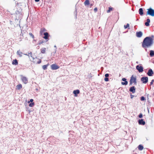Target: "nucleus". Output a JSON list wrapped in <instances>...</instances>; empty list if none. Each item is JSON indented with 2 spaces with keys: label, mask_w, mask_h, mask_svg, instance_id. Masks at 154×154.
I'll return each mask as SVG.
<instances>
[{
  "label": "nucleus",
  "mask_w": 154,
  "mask_h": 154,
  "mask_svg": "<svg viewBox=\"0 0 154 154\" xmlns=\"http://www.w3.org/2000/svg\"><path fill=\"white\" fill-rule=\"evenodd\" d=\"M138 149L139 150H142L143 149V147L142 145H140L138 146Z\"/></svg>",
  "instance_id": "23"
},
{
  "label": "nucleus",
  "mask_w": 154,
  "mask_h": 154,
  "mask_svg": "<svg viewBox=\"0 0 154 154\" xmlns=\"http://www.w3.org/2000/svg\"><path fill=\"white\" fill-rule=\"evenodd\" d=\"M142 33L141 31L137 32L136 33V36L139 38L141 37L142 35Z\"/></svg>",
  "instance_id": "14"
},
{
  "label": "nucleus",
  "mask_w": 154,
  "mask_h": 154,
  "mask_svg": "<svg viewBox=\"0 0 154 154\" xmlns=\"http://www.w3.org/2000/svg\"><path fill=\"white\" fill-rule=\"evenodd\" d=\"M26 55H27L29 56V59L32 61H33L34 60L35 58L32 57V52H30L29 53H26V54H25Z\"/></svg>",
  "instance_id": "9"
},
{
  "label": "nucleus",
  "mask_w": 154,
  "mask_h": 154,
  "mask_svg": "<svg viewBox=\"0 0 154 154\" xmlns=\"http://www.w3.org/2000/svg\"><path fill=\"white\" fill-rule=\"evenodd\" d=\"M109 76V74L108 73L106 74L105 75V76L106 77H107Z\"/></svg>",
  "instance_id": "36"
},
{
  "label": "nucleus",
  "mask_w": 154,
  "mask_h": 154,
  "mask_svg": "<svg viewBox=\"0 0 154 154\" xmlns=\"http://www.w3.org/2000/svg\"><path fill=\"white\" fill-rule=\"evenodd\" d=\"M114 8L112 7H109V9L107 10V13H110L111 11H112L113 10H114Z\"/></svg>",
  "instance_id": "18"
},
{
  "label": "nucleus",
  "mask_w": 154,
  "mask_h": 154,
  "mask_svg": "<svg viewBox=\"0 0 154 154\" xmlns=\"http://www.w3.org/2000/svg\"><path fill=\"white\" fill-rule=\"evenodd\" d=\"M46 31V30L44 28H42L40 29V35L42 36L43 35V34Z\"/></svg>",
  "instance_id": "8"
},
{
  "label": "nucleus",
  "mask_w": 154,
  "mask_h": 154,
  "mask_svg": "<svg viewBox=\"0 0 154 154\" xmlns=\"http://www.w3.org/2000/svg\"><path fill=\"white\" fill-rule=\"evenodd\" d=\"M17 54L18 55H19L20 57H21L22 56V54H23V53H22L20 51H17Z\"/></svg>",
  "instance_id": "24"
},
{
  "label": "nucleus",
  "mask_w": 154,
  "mask_h": 154,
  "mask_svg": "<svg viewBox=\"0 0 154 154\" xmlns=\"http://www.w3.org/2000/svg\"><path fill=\"white\" fill-rule=\"evenodd\" d=\"M122 80L123 81H124L125 82H122L121 83L122 85H127L128 83V82L126 81V79L125 78H123L122 79Z\"/></svg>",
  "instance_id": "13"
},
{
  "label": "nucleus",
  "mask_w": 154,
  "mask_h": 154,
  "mask_svg": "<svg viewBox=\"0 0 154 154\" xmlns=\"http://www.w3.org/2000/svg\"><path fill=\"white\" fill-rule=\"evenodd\" d=\"M41 63V60H40V61H39L38 62V63Z\"/></svg>",
  "instance_id": "39"
},
{
  "label": "nucleus",
  "mask_w": 154,
  "mask_h": 154,
  "mask_svg": "<svg viewBox=\"0 0 154 154\" xmlns=\"http://www.w3.org/2000/svg\"><path fill=\"white\" fill-rule=\"evenodd\" d=\"M33 101V99H31L30 100V101L32 103Z\"/></svg>",
  "instance_id": "38"
},
{
  "label": "nucleus",
  "mask_w": 154,
  "mask_h": 154,
  "mask_svg": "<svg viewBox=\"0 0 154 154\" xmlns=\"http://www.w3.org/2000/svg\"><path fill=\"white\" fill-rule=\"evenodd\" d=\"M29 35L32 38H34V35L32 33L30 32L29 33Z\"/></svg>",
  "instance_id": "29"
},
{
  "label": "nucleus",
  "mask_w": 154,
  "mask_h": 154,
  "mask_svg": "<svg viewBox=\"0 0 154 154\" xmlns=\"http://www.w3.org/2000/svg\"><path fill=\"white\" fill-rule=\"evenodd\" d=\"M12 64L13 65H17L18 64V63L17 62V60L15 59L14 60H13L12 61Z\"/></svg>",
  "instance_id": "16"
},
{
  "label": "nucleus",
  "mask_w": 154,
  "mask_h": 154,
  "mask_svg": "<svg viewBox=\"0 0 154 154\" xmlns=\"http://www.w3.org/2000/svg\"><path fill=\"white\" fill-rule=\"evenodd\" d=\"M30 101H28V103H30Z\"/></svg>",
  "instance_id": "42"
},
{
  "label": "nucleus",
  "mask_w": 154,
  "mask_h": 154,
  "mask_svg": "<svg viewBox=\"0 0 154 154\" xmlns=\"http://www.w3.org/2000/svg\"><path fill=\"white\" fill-rule=\"evenodd\" d=\"M21 79L22 82L24 84H26L28 82V80L26 77L23 76H21Z\"/></svg>",
  "instance_id": "7"
},
{
  "label": "nucleus",
  "mask_w": 154,
  "mask_h": 154,
  "mask_svg": "<svg viewBox=\"0 0 154 154\" xmlns=\"http://www.w3.org/2000/svg\"><path fill=\"white\" fill-rule=\"evenodd\" d=\"M141 81L143 84H146L148 82V77H143L141 78Z\"/></svg>",
  "instance_id": "4"
},
{
  "label": "nucleus",
  "mask_w": 154,
  "mask_h": 154,
  "mask_svg": "<svg viewBox=\"0 0 154 154\" xmlns=\"http://www.w3.org/2000/svg\"><path fill=\"white\" fill-rule=\"evenodd\" d=\"M34 105V103L33 102H32L29 103V106L30 107H33Z\"/></svg>",
  "instance_id": "28"
},
{
  "label": "nucleus",
  "mask_w": 154,
  "mask_h": 154,
  "mask_svg": "<svg viewBox=\"0 0 154 154\" xmlns=\"http://www.w3.org/2000/svg\"><path fill=\"white\" fill-rule=\"evenodd\" d=\"M40 0H35V1L36 2H38Z\"/></svg>",
  "instance_id": "40"
},
{
  "label": "nucleus",
  "mask_w": 154,
  "mask_h": 154,
  "mask_svg": "<svg viewBox=\"0 0 154 154\" xmlns=\"http://www.w3.org/2000/svg\"><path fill=\"white\" fill-rule=\"evenodd\" d=\"M104 81L106 82H107L109 81V79L107 77H106L104 79Z\"/></svg>",
  "instance_id": "33"
},
{
  "label": "nucleus",
  "mask_w": 154,
  "mask_h": 154,
  "mask_svg": "<svg viewBox=\"0 0 154 154\" xmlns=\"http://www.w3.org/2000/svg\"><path fill=\"white\" fill-rule=\"evenodd\" d=\"M153 84L154 85V80L152 79L150 83V85H152Z\"/></svg>",
  "instance_id": "30"
},
{
  "label": "nucleus",
  "mask_w": 154,
  "mask_h": 154,
  "mask_svg": "<svg viewBox=\"0 0 154 154\" xmlns=\"http://www.w3.org/2000/svg\"><path fill=\"white\" fill-rule=\"evenodd\" d=\"M145 100V98L143 96H142L141 97L140 100L141 101H143Z\"/></svg>",
  "instance_id": "31"
},
{
  "label": "nucleus",
  "mask_w": 154,
  "mask_h": 154,
  "mask_svg": "<svg viewBox=\"0 0 154 154\" xmlns=\"http://www.w3.org/2000/svg\"><path fill=\"white\" fill-rule=\"evenodd\" d=\"M136 76H134L133 75H132L131 78V79L130 81V85H131L133 83H134V84H136Z\"/></svg>",
  "instance_id": "3"
},
{
  "label": "nucleus",
  "mask_w": 154,
  "mask_h": 154,
  "mask_svg": "<svg viewBox=\"0 0 154 154\" xmlns=\"http://www.w3.org/2000/svg\"><path fill=\"white\" fill-rule=\"evenodd\" d=\"M150 57H152L154 56V51L153 50L150 51Z\"/></svg>",
  "instance_id": "20"
},
{
  "label": "nucleus",
  "mask_w": 154,
  "mask_h": 154,
  "mask_svg": "<svg viewBox=\"0 0 154 154\" xmlns=\"http://www.w3.org/2000/svg\"><path fill=\"white\" fill-rule=\"evenodd\" d=\"M146 15H149L152 17L154 16V10L152 8H149L147 9Z\"/></svg>",
  "instance_id": "2"
},
{
  "label": "nucleus",
  "mask_w": 154,
  "mask_h": 154,
  "mask_svg": "<svg viewBox=\"0 0 154 154\" xmlns=\"http://www.w3.org/2000/svg\"><path fill=\"white\" fill-rule=\"evenodd\" d=\"M130 92H132V93H134L135 92V89L134 86L130 88L129 89Z\"/></svg>",
  "instance_id": "15"
},
{
  "label": "nucleus",
  "mask_w": 154,
  "mask_h": 154,
  "mask_svg": "<svg viewBox=\"0 0 154 154\" xmlns=\"http://www.w3.org/2000/svg\"><path fill=\"white\" fill-rule=\"evenodd\" d=\"M80 92L79 91V90H76L73 91V93L76 95L79 94Z\"/></svg>",
  "instance_id": "21"
},
{
  "label": "nucleus",
  "mask_w": 154,
  "mask_h": 154,
  "mask_svg": "<svg viewBox=\"0 0 154 154\" xmlns=\"http://www.w3.org/2000/svg\"><path fill=\"white\" fill-rule=\"evenodd\" d=\"M43 35H44V36L43 37V38L45 40H48L49 36L48 33L47 32H44L43 34Z\"/></svg>",
  "instance_id": "10"
},
{
  "label": "nucleus",
  "mask_w": 154,
  "mask_h": 154,
  "mask_svg": "<svg viewBox=\"0 0 154 154\" xmlns=\"http://www.w3.org/2000/svg\"><path fill=\"white\" fill-rule=\"evenodd\" d=\"M154 36L152 35L151 37H146L143 40L142 42V47L144 48H149L153 44Z\"/></svg>",
  "instance_id": "1"
},
{
  "label": "nucleus",
  "mask_w": 154,
  "mask_h": 154,
  "mask_svg": "<svg viewBox=\"0 0 154 154\" xmlns=\"http://www.w3.org/2000/svg\"><path fill=\"white\" fill-rule=\"evenodd\" d=\"M93 4H91V6H93Z\"/></svg>",
  "instance_id": "41"
},
{
  "label": "nucleus",
  "mask_w": 154,
  "mask_h": 154,
  "mask_svg": "<svg viewBox=\"0 0 154 154\" xmlns=\"http://www.w3.org/2000/svg\"><path fill=\"white\" fill-rule=\"evenodd\" d=\"M139 14L140 15H142L143 14V9L142 8H140L139 9Z\"/></svg>",
  "instance_id": "19"
},
{
  "label": "nucleus",
  "mask_w": 154,
  "mask_h": 154,
  "mask_svg": "<svg viewBox=\"0 0 154 154\" xmlns=\"http://www.w3.org/2000/svg\"><path fill=\"white\" fill-rule=\"evenodd\" d=\"M54 47H56V46H54Z\"/></svg>",
  "instance_id": "44"
},
{
  "label": "nucleus",
  "mask_w": 154,
  "mask_h": 154,
  "mask_svg": "<svg viewBox=\"0 0 154 154\" xmlns=\"http://www.w3.org/2000/svg\"><path fill=\"white\" fill-rule=\"evenodd\" d=\"M153 74V72L151 69H150L149 70L147 74L149 76H152Z\"/></svg>",
  "instance_id": "12"
},
{
  "label": "nucleus",
  "mask_w": 154,
  "mask_h": 154,
  "mask_svg": "<svg viewBox=\"0 0 154 154\" xmlns=\"http://www.w3.org/2000/svg\"><path fill=\"white\" fill-rule=\"evenodd\" d=\"M84 5H88L89 4V0H86L84 2Z\"/></svg>",
  "instance_id": "22"
},
{
  "label": "nucleus",
  "mask_w": 154,
  "mask_h": 154,
  "mask_svg": "<svg viewBox=\"0 0 154 154\" xmlns=\"http://www.w3.org/2000/svg\"><path fill=\"white\" fill-rule=\"evenodd\" d=\"M136 69L139 72H142L143 71V68L141 66H139V65L136 66Z\"/></svg>",
  "instance_id": "5"
},
{
  "label": "nucleus",
  "mask_w": 154,
  "mask_h": 154,
  "mask_svg": "<svg viewBox=\"0 0 154 154\" xmlns=\"http://www.w3.org/2000/svg\"><path fill=\"white\" fill-rule=\"evenodd\" d=\"M138 122L140 125H144L145 124V122L142 119L139 120Z\"/></svg>",
  "instance_id": "11"
},
{
  "label": "nucleus",
  "mask_w": 154,
  "mask_h": 154,
  "mask_svg": "<svg viewBox=\"0 0 154 154\" xmlns=\"http://www.w3.org/2000/svg\"><path fill=\"white\" fill-rule=\"evenodd\" d=\"M17 89L19 90L22 88V85L21 84H20L17 85Z\"/></svg>",
  "instance_id": "25"
},
{
  "label": "nucleus",
  "mask_w": 154,
  "mask_h": 154,
  "mask_svg": "<svg viewBox=\"0 0 154 154\" xmlns=\"http://www.w3.org/2000/svg\"><path fill=\"white\" fill-rule=\"evenodd\" d=\"M97 8H95L94 9V11L95 12H96L97 11Z\"/></svg>",
  "instance_id": "35"
},
{
  "label": "nucleus",
  "mask_w": 154,
  "mask_h": 154,
  "mask_svg": "<svg viewBox=\"0 0 154 154\" xmlns=\"http://www.w3.org/2000/svg\"><path fill=\"white\" fill-rule=\"evenodd\" d=\"M48 65H45L42 66V68L44 70H45L47 69Z\"/></svg>",
  "instance_id": "27"
},
{
  "label": "nucleus",
  "mask_w": 154,
  "mask_h": 154,
  "mask_svg": "<svg viewBox=\"0 0 154 154\" xmlns=\"http://www.w3.org/2000/svg\"><path fill=\"white\" fill-rule=\"evenodd\" d=\"M124 27L125 29H126L127 28L130 29L129 24L128 23H127L126 25H124Z\"/></svg>",
  "instance_id": "26"
},
{
  "label": "nucleus",
  "mask_w": 154,
  "mask_h": 154,
  "mask_svg": "<svg viewBox=\"0 0 154 154\" xmlns=\"http://www.w3.org/2000/svg\"><path fill=\"white\" fill-rule=\"evenodd\" d=\"M139 117L140 118H142L143 117L142 114V113H140L139 116Z\"/></svg>",
  "instance_id": "34"
},
{
  "label": "nucleus",
  "mask_w": 154,
  "mask_h": 154,
  "mask_svg": "<svg viewBox=\"0 0 154 154\" xmlns=\"http://www.w3.org/2000/svg\"><path fill=\"white\" fill-rule=\"evenodd\" d=\"M136 63L137 64H138V63H139L138 62H137H137H136Z\"/></svg>",
  "instance_id": "43"
},
{
  "label": "nucleus",
  "mask_w": 154,
  "mask_h": 154,
  "mask_svg": "<svg viewBox=\"0 0 154 154\" xmlns=\"http://www.w3.org/2000/svg\"><path fill=\"white\" fill-rule=\"evenodd\" d=\"M147 22L145 23V25L146 26H149V23L150 22V20L149 19H147Z\"/></svg>",
  "instance_id": "17"
},
{
  "label": "nucleus",
  "mask_w": 154,
  "mask_h": 154,
  "mask_svg": "<svg viewBox=\"0 0 154 154\" xmlns=\"http://www.w3.org/2000/svg\"><path fill=\"white\" fill-rule=\"evenodd\" d=\"M45 49H43L41 50V52L42 53H44L45 52Z\"/></svg>",
  "instance_id": "32"
},
{
  "label": "nucleus",
  "mask_w": 154,
  "mask_h": 154,
  "mask_svg": "<svg viewBox=\"0 0 154 154\" xmlns=\"http://www.w3.org/2000/svg\"><path fill=\"white\" fill-rule=\"evenodd\" d=\"M134 97V95H132V94L131 95V98L132 99Z\"/></svg>",
  "instance_id": "37"
},
{
  "label": "nucleus",
  "mask_w": 154,
  "mask_h": 154,
  "mask_svg": "<svg viewBox=\"0 0 154 154\" xmlns=\"http://www.w3.org/2000/svg\"><path fill=\"white\" fill-rule=\"evenodd\" d=\"M51 67L52 70H56L59 68V67L55 64H52Z\"/></svg>",
  "instance_id": "6"
}]
</instances>
